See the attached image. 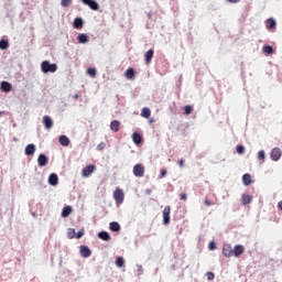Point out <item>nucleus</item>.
<instances>
[{
	"label": "nucleus",
	"instance_id": "f257e3e1",
	"mask_svg": "<svg viewBox=\"0 0 282 282\" xmlns=\"http://www.w3.org/2000/svg\"><path fill=\"white\" fill-rule=\"evenodd\" d=\"M41 69L43 72V74H54V72H56V69H58V66L56 64H51L47 61L42 62L41 64Z\"/></svg>",
	"mask_w": 282,
	"mask_h": 282
},
{
	"label": "nucleus",
	"instance_id": "f03ea898",
	"mask_svg": "<svg viewBox=\"0 0 282 282\" xmlns=\"http://www.w3.org/2000/svg\"><path fill=\"white\" fill-rule=\"evenodd\" d=\"M223 254L227 258H230L231 256H236L238 258L243 254V248H235L234 250L230 248H223Z\"/></svg>",
	"mask_w": 282,
	"mask_h": 282
},
{
	"label": "nucleus",
	"instance_id": "7ed1b4c3",
	"mask_svg": "<svg viewBox=\"0 0 282 282\" xmlns=\"http://www.w3.org/2000/svg\"><path fill=\"white\" fill-rule=\"evenodd\" d=\"M144 173H145V167L143 166V164H135V166L133 167L134 176L142 178L144 176Z\"/></svg>",
	"mask_w": 282,
	"mask_h": 282
},
{
	"label": "nucleus",
	"instance_id": "20e7f679",
	"mask_svg": "<svg viewBox=\"0 0 282 282\" xmlns=\"http://www.w3.org/2000/svg\"><path fill=\"white\" fill-rule=\"evenodd\" d=\"M96 170L97 167L95 166V164H90L89 166L84 167L82 174L84 178H88L91 174H94V172H96Z\"/></svg>",
	"mask_w": 282,
	"mask_h": 282
},
{
	"label": "nucleus",
	"instance_id": "39448f33",
	"mask_svg": "<svg viewBox=\"0 0 282 282\" xmlns=\"http://www.w3.org/2000/svg\"><path fill=\"white\" fill-rule=\"evenodd\" d=\"M113 198L117 202V204H122V202H124V192H123V189L117 188L113 193Z\"/></svg>",
	"mask_w": 282,
	"mask_h": 282
},
{
	"label": "nucleus",
	"instance_id": "423d86ee",
	"mask_svg": "<svg viewBox=\"0 0 282 282\" xmlns=\"http://www.w3.org/2000/svg\"><path fill=\"white\" fill-rule=\"evenodd\" d=\"M171 206H165L163 209V224H170Z\"/></svg>",
	"mask_w": 282,
	"mask_h": 282
},
{
	"label": "nucleus",
	"instance_id": "0eeeda50",
	"mask_svg": "<svg viewBox=\"0 0 282 282\" xmlns=\"http://www.w3.org/2000/svg\"><path fill=\"white\" fill-rule=\"evenodd\" d=\"M42 122L45 129H52L54 127V121H52L50 116H44Z\"/></svg>",
	"mask_w": 282,
	"mask_h": 282
},
{
	"label": "nucleus",
	"instance_id": "6e6552de",
	"mask_svg": "<svg viewBox=\"0 0 282 282\" xmlns=\"http://www.w3.org/2000/svg\"><path fill=\"white\" fill-rule=\"evenodd\" d=\"M281 156H282L281 148H273V150L271 151L272 160L276 162L278 160H280Z\"/></svg>",
	"mask_w": 282,
	"mask_h": 282
},
{
	"label": "nucleus",
	"instance_id": "1a4fd4ad",
	"mask_svg": "<svg viewBox=\"0 0 282 282\" xmlns=\"http://www.w3.org/2000/svg\"><path fill=\"white\" fill-rule=\"evenodd\" d=\"M25 155H33L34 153H36V145H34V143H30L25 147L24 150Z\"/></svg>",
	"mask_w": 282,
	"mask_h": 282
},
{
	"label": "nucleus",
	"instance_id": "9d476101",
	"mask_svg": "<svg viewBox=\"0 0 282 282\" xmlns=\"http://www.w3.org/2000/svg\"><path fill=\"white\" fill-rule=\"evenodd\" d=\"M47 162H50V160L47 159V156L45 154L39 155V158H37L39 166H47Z\"/></svg>",
	"mask_w": 282,
	"mask_h": 282
},
{
	"label": "nucleus",
	"instance_id": "9b49d317",
	"mask_svg": "<svg viewBox=\"0 0 282 282\" xmlns=\"http://www.w3.org/2000/svg\"><path fill=\"white\" fill-rule=\"evenodd\" d=\"M154 56V50H148L144 54L145 64H151Z\"/></svg>",
	"mask_w": 282,
	"mask_h": 282
},
{
	"label": "nucleus",
	"instance_id": "f8f14e48",
	"mask_svg": "<svg viewBox=\"0 0 282 282\" xmlns=\"http://www.w3.org/2000/svg\"><path fill=\"white\" fill-rule=\"evenodd\" d=\"M121 128V122L119 120H112V122H110V130H112V132H119Z\"/></svg>",
	"mask_w": 282,
	"mask_h": 282
},
{
	"label": "nucleus",
	"instance_id": "ddd939ff",
	"mask_svg": "<svg viewBox=\"0 0 282 282\" xmlns=\"http://www.w3.org/2000/svg\"><path fill=\"white\" fill-rule=\"evenodd\" d=\"M109 228L112 232H120V230H121V226H120L119 221H110Z\"/></svg>",
	"mask_w": 282,
	"mask_h": 282
},
{
	"label": "nucleus",
	"instance_id": "4468645a",
	"mask_svg": "<svg viewBox=\"0 0 282 282\" xmlns=\"http://www.w3.org/2000/svg\"><path fill=\"white\" fill-rule=\"evenodd\" d=\"M124 76L127 78V80H133L135 78V70L134 68H128V70H126Z\"/></svg>",
	"mask_w": 282,
	"mask_h": 282
},
{
	"label": "nucleus",
	"instance_id": "2eb2a0df",
	"mask_svg": "<svg viewBox=\"0 0 282 282\" xmlns=\"http://www.w3.org/2000/svg\"><path fill=\"white\" fill-rule=\"evenodd\" d=\"M1 90L8 94V91H12V84L8 82H1Z\"/></svg>",
	"mask_w": 282,
	"mask_h": 282
},
{
	"label": "nucleus",
	"instance_id": "dca6fc26",
	"mask_svg": "<svg viewBox=\"0 0 282 282\" xmlns=\"http://www.w3.org/2000/svg\"><path fill=\"white\" fill-rule=\"evenodd\" d=\"M132 140H133L134 144H141V142L143 140V135L140 134V132H133Z\"/></svg>",
	"mask_w": 282,
	"mask_h": 282
},
{
	"label": "nucleus",
	"instance_id": "f3484780",
	"mask_svg": "<svg viewBox=\"0 0 282 282\" xmlns=\"http://www.w3.org/2000/svg\"><path fill=\"white\" fill-rule=\"evenodd\" d=\"M48 184H50L51 186H56V185L58 184V175H56V174H51V175L48 176Z\"/></svg>",
	"mask_w": 282,
	"mask_h": 282
},
{
	"label": "nucleus",
	"instance_id": "a211bd4d",
	"mask_svg": "<svg viewBox=\"0 0 282 282\" xmlns=\"http://www.w3.org/2000/svg\"><path fill=\"white\" fill-rule=\"evenodd\" d=\"M265 26L268 28V30H272L273 28H275L276 22L274 18H268V20L265 21Z\"/></svg>",
	"mask_w": 282,
	"mask_h": 282
},
{
	"label": "nucleus",
	"instance_id": "6ab92c4d",
	"mask_svg": "<svg viewBox=\"0 0 282 282\" xmlns=\"http://www.w3.org/2000/svg\"><path fill=\"white\" fill-rule=\"evenodd\" d=\"M77 40L79 44H87L89 42L90 37L87 34H78Z\"/></svg>",
	"mask_w": 282,
	"mask_h": 282
},
{
	"label": "nucleus",
	"instance_id": "aec40b11",
	"mask_svg": "<svg viewBox=\"0 0 282 282\" xmlns=\"http://www.w3.org/2000/svg\"><path fill=\"white\" fill-rule=\"evenodd\" d=\"M98 237L100 238V240L105 241H109L111 238L109 231H99Z\"/></svg>",
	"mask_w": 282,
	"mask_h": 282
},
{
	"label": "nucleus",
	"instance_id": "412c9836",
	"mask_svg": "<svg viewBox=\"0 0 282 282\" xmlns=\"http://www.w3.org/2000/svg\"><path fill=\"white\" fill-rule=\"evenodd\" d=\"M58 140H59V144H62V147H69V138H67L65 135H61Z\"/></svg>",
	"mask_w": 282,
	"mask_h": 282
},
{
	"label": "nucleus",
	"instance_id": "4be33fe9",
	"mask_svg": "<svg viewBox=\"0 0 282 282\" xmlns=\"http://www.w3.org/2000/svg\"><path fill=\"white\" fill-rule=\"evenodd\" d=\"M251 199L252 198L249 194H242L241 204L246 206L247 204H250Z\"/></svg>",
	"mask_w": 282,
	"mask_h": 282
},
{
	"label": "nucleus",
	"instance_id": "5701e85b",
	"mask_svg": "<svg viewBox=\"0 0 282 282\" xmlns=\"http://www.w3.org/2000/svg\"><path fill=\"white\" fill-rule=\"evenodd\" d=\"M72 215V206H66L62 210V217H69Z\"/></svg>",
	"mask_w": 282,
	"mask_h": 282
},
{
	"label": "nucleus",
	"instance_id": "b1692460",
	"mask_svg": "<svg viewBox=\"0 0 282 282\" xmlns=\"http://www.w3.org/2000/svg\"><path fill=\"white\" fill-rule=\"evenodd\" d=\"M84 26L83 18H75L74 20V28L80 29Z\"/></svg>",
	"mask_w": 282,
	"mask_h": 282
},
{
	"label": "nucleus",
	"instance_id": "393cba45",
	"mask_svg": "<svg viewBox=\"0 0 282 282\" xmlns=\"http://www.w3.org/2000/svg\"><path fill=\"white\" fill-rule=\"evenodd\" d=\"M242 182H243L245 186H250V184H252L250 174H245L242 176Z\"/></svg>",
	"mask_w": 282,
	"mask_h": 282
},
{
	"label": "nucleus",
	"instance_id": "a878e982",
	"mask_svg": "<svg viewBox=\"0 0 282 282\" xmlns=\"http://www.w3.org/2000/svg\"><path fill=\"white\" fill-rule=\"evenodd\" d=\"M80 254L84 258H89V256H91V250L90 248H80Z\"/></svg>",
	"mask_w": 282,
	"mask_h": 282
},
{
	"label": "nucleus",
	"instance_id": "bb28decb",
	"mask_svg": "<svg viewBox=\"0 0 282 282\" xmlns=\"http://www.w3.org/2000/svg\"><path fill=\"white\" fill-rule=\"evenodd\" d=\"M116 265H117L118 268H122V265H124V258L118 256V257H117V260H116Z\"/></svg>",
	"mask_w": 282,
	"mask_h": 282
},
{
	"label": "nucleus",
	"instance_id": "cd10ccee",
	"mask_svg": "<svg viewBox=\"0 0 282 282\" xmlns=\"http://www.w3.org/2000/svg\"><path fill=\"white\" fill-rule=\"evenodd\" d=\"M89 8L91 10H99V4L96 2V0H89Z\"/></svg>",
	"mask_w": 282,
	"mask_h": 282
},
{
	"label": "nucleus",
	"instance_id": "c85d7f7f",
	"mask_svg": "<svg viewBox=\"0 0 282 282\" xmlns=\"http://www.w3.org/2000/svg\"><path fill=\"white\" fill-rule=\"evenodd\" d=\"M141 116H143V118H150L151 116L150 108H143V110L141 111Z\"/></svg>",
	"mask_w": 282,
	"mask_h": 282
},
{
	"label": "nucleus",
	"instance_id": "c756f323",
	"mask_svg": "<svg viewBox=\"0 0 282 282\" xmlns=\"http://www.w3.org/2000/svg\"><path fill=\"white\" fill-rule=\"evenodd\" d=\"M236 150H237V153H238V154H245V152H246L245 145H241V144H238V145L236 147Z\"/></svg>",
	"mask_w": 282,
	"mask_h": 282
},
{
	"label": "nucleus",
	"instance_id": "7c9ffc66",
	"mask_svg": "<svg viewBox=\"0 0 282 282\" xmlns=\"http://www.w3.org/2000/svg\"><path fill=\"white\" fill-rule=\"evenodd\" d=\"M9 45L10 44L8 43V41H6V40L0 41V50H8Z\"/></svg>",
	"mask_w": 282,
	"mask_h": 282
},
{
	"label": "nucleus",
	"instance_id": "2f4dec72",
	"mask_svg": "<svg viewBox=\"0 0 282 282\" xmlns=\"http://www.w3.org/2000/svg\"><path fill=\"white\" fill-rule=\"evenodd\" d=\"M263 52H264V54H273V47L265 45V46H263Z\"/></svg>",
	"mask_w": 282,
	"mask_h": 282
},
{
	"label": "nucleus",
	"instance_id": "473e14b6",
	"mask_svg": "<svg viewBox=\"0 0 282 282\" xmlns=\"http://www.w3.org/2000/svg\"><path fill=\"white\" fill-rule=\"evenodd\" d=\"M87 74H88L89 76H91V78H95V76H96V74H97V70H96V68H88V69H87Z\"/></svg>",
	"mask_w": 282,
	"mask_h": 282
},
{
	"label": "nucleus",
	"instance_id": "72a5a7b5",
	"mask_svg": "<svg viewBox=\"0 0 282 282\" xmlns=\"http://www.w3.org/2000/svg\"><path fill=\"white\" fill-rule=\"evenodd\" d=\"M73 232H74V236H76V238H83L85 230H79L76 232V230H74L73 228Z\"/></svg>",
	"mask_w": 282,
	"mask_h": 282
},
{
	"label": "nucleus",
	"instance_id": "f704fd0d",
	"mask_svg": "<svg viewBox=\"0 0 282 282\" xmlns=\"http://www.w3.org/2000/svg\"><path fill=\"white\" fill-rule=\"evenodd\" d=\"M184 112H185L186 115L192 113V112H193V106L186 105V106L184 107Z\"/></svg>",
	"mask_w": 282,
	"mask_h": 282
},
{
	"label": "nucleus",
	"instance_id": "c9c22d12",
	"mask_svg": "<svg viewBox=\"0 0 282 282\" xmlns=\"http://www.w3.org/2000/svg\"><path fill=\"white\" fill-rule=\"evenodd\" d=\"M206 275L208 281L215 280V273L213 271H207Z\"/></svg>",
	"mask_w": 282,
	"mask_h": 282
},
{
	"label": "nucleus",
	"instance_id": "e433bc0d",
	"mask_svg": "<svg viewBox=\"0 0 282 282\" xmlns=\"http://www.w3.org/2000/svg\"><path fill=\"white\" fill-rule=\"evenodd\" d=\"M69 3H72V0H62L61 6L63 8H67V7H69Z\"/></svg>",
	"mask_w": 282,
	"mask_h": 282
},
{
	"label": "nucleus",
	"instance_id": "4c0bfd02",
	"mask_svg": "<svg viewBox=\"0 0 282 282\" xmlns=\"http://www.w3.org/2000/svg\"><path fill=\"white\" fill-rule=\"evenodd\" d=\"M258 158H259L260 160H264V158H265V152H264V150H260V152H259V154H258Z\"/></svg>",
	"mask_w": 282,
	"mask_h": 282
},
{
	"label": "nucleus",
	"instance_id": "58836bf2",
	"mask_svg": "<svg viewBox=\"0 0 282 282\" xmlns=\"http://www.w3.org/2000/svg\"><path fill=\"white\" fill-rule=\"evenodd\" d=\"M167 174V170H161L160 171V178H164Z\"/></svg>",
	"mask_w": 282,
	"mask_h": 282
},
{
	"label": "nucleus",
	"instance_id": "ea45409f",
	"mask_svg": "<svg viewBox=\"0 0 282 282\" xmlns=\"http://www.w3.org/2000/svg\"><path fill=\"white\" fill-rule=\"evenodd\" d=\"M107 147L105 142H100V144L97 145V150H104Z\"/></svg>",
	"mask_w": 282,
	"mask_h": 282
},
{
	"label": "nucleus",
	"instance_id": "a19ab883",
	"mask_svg": "<svg viewBox=\"0 0 282 282\" xmlns=\"http://www.w3.org/2000/svg\"><path fill=\"white\" fill-rule=\"evenodd\" d=\"M214 202H212L209 198H205V205L206 206H214Z\"/></svg>",
	"mask_w": 282,
	"mask_h": 282
},
{
	"label": "nucleus",
	"instance_id": "79ce46f5",
	"mask_svg": "<svg viewBox=\"0 0 282 282\" xmlns=\"http://www.w3.org/2000/svg\"><path fill=\"white\" fill-rule=\"evenodd\" d=\"M177 164L182 169L185 164V160L182 158L181 160H178Z\"/></svg>",
	"mask_w": 282,
	"mask_h": 282
},
{
	"label": "nucleus",
	"instance_id": "37998d69",
	"mask_svg": "<svg viewBox=\"0 0 282 282\" xmlns=\"http://www.w3.org/2000/svg\"><path fill=\"white\" fill-rule=\"evenodd\" d=\"M180 198L186 200L187 194L185 192H182V194H180Z\"/></svg>",
	"mask_w": 282,
	"mask_h": 282
},
{
	"label": "nucleus",
	"instance_id": "c03bdc74",
	"mask_svg": "<svg viewBox=\"0 0 282 282\" xmlns=\"http://www.w3.org/2000/svg\"><path fill=\"white\" fill-rule=\"evenodd\" d=\"M209 248H216V242H215V240H213L212 242H209V246H208Z\"/></svg>",
	"mask_w": 282,
	"mask_h": 282
},
{
	"label": "nucleus",
	"instance_id": "a18cd8bd",
	"mask_svg": "<svg viewBox=\"0 0 282 282\" xmlns=\"http://www.w3.org/2000/svg\"><path fill=\"white\" fill-rule=\"evenodd\" d=\"M228 2H230L231 4H237L238 2H240V0H228Z\"/></svg>",
	"mask_w": 282,
	"mask_h": 282
},
{
	"label": "nucleus",
	"instance_id": "49530a36",
	"mask_svg": "<svg viewBox=\"0 0 282 282\" xmlns=\"http://www.w3.org/2000/svg\"><path fill=\"white\" fill-rule=\"evenodd\" d=\"M82 2H84L86 6H90V0H82Z\"/></svg>",
	"mask_w": 282,
	"mask_h": 282
},
{
	"label": "nucleus",
	"instance_id": "de8ad7c7",
	"mask_svg": "<svg viewBox=\"0 0 282 282\" xmlns=\"http://www.w3.org/2000/svg\"><path fill=\"white\" fill-rule=\"evenodd\" d=\"M279 210H282V199L278 203Z\"/></svg>",
	"mask_w": 282,
	"mask_h": 282
},
{
	"label": "nucleus",
	"instance_id": "09e8293b",
	"mask_svg": "<svg viewBox=\"0 0 282 282\" xmlns=\"http://www.w3.org/2000/svg\"><path fill=\"white\" fill-rule=\"evenodd\" d=\"M67 235H68V239H72V231L68 230Z\"/></svg>",
	"mask_w": 282,
	"mask_h": 282
},
{
	"label": "nucleus",
	"instance_id": "8fccbe9b",
	"mask_svg": "<svg viewBox=\"0 0 282 282\" xmlns=\"http://www.w3.org/2000/svg\"><path fill=\"white\" fill-rule=\"evenodd\" d=\"M235 248H241V246L237 245V246H235Z\"/></svg>",
	"mask_w": 282,
	"mask_h": 282
},
{
	"label": "nucleus",
	"instance_id": "3c124183",
	"mask_svg": "<svg viewBox=\"0 0 282 282\" xmlns=\"http://www.w3.org/2000/svg\"><path fill=\"white\" fill-rule=\"evenodd\" d=\"M80 248H87V246H84V245H83V246H80Z\"/></svg>",
	"mask_w": 282,
	"mask_h": 282
},
{
	"label": "nucleus",
	"instance_id": "603ef678",
	"mask_svg": "<svg viewBox=\"0 0 282 282\" xmlns=\"http://www.w3.org/2000/svg\"><path fill=\"white\" fill-rule=\"evenodd\" d=\"M75 98H78V96L76 95Z\"/></svg>",
	"mask_w": 282,
	"mask_h": 282
}]
</instances>
